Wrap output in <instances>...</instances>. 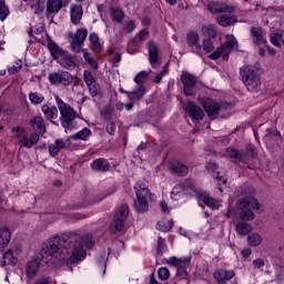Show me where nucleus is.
<instances>
[{
  "mask_svg": "<svg viewBox=\"0 0 284 284\" xmlns=\"http://www.w3.org/2000/svg\"><path fill=\"white\" fill-rule=\"evenodd\" d=\"M128 214H130V206H128V204H123L116 210L114 219L125 221L128 219Z\"/></svg>",
  "mask_w": 284,
  "mask_h": 284,
  "instance_id": "nucleus-40",
  "label": "nucleus"
},
{
  "mask_svg": "<svg viewBox=\"0 0 284 284\" xmlns=\"http://www.w3.org/2000/svg\"><path fill=\"white\" fill-rule=\"evenodd\" d=\"M39 143V135L37 133H32L29 138L28 135H24L22 140L20 141V144L22 148L30 149Z\"/></svg>",
  "mask_w": 284,
  "mask_h": 284,
  "instance_id": "nucleus-34",
  "label": "nucleus"
},
{
  "mask_svg": "<svg viewBox=\"0 0 284 284\" xmlns=\"http://www.w3.org/2000/svg\"><path fill=\"white\" fill-rule=\"evenodd\" d=\"M242 81L247 88L248 92L261 91V77L254 70V67L244 65L240 69Z\"/></svg>",
  "mask_w": 284,
  "mask_h": 284,
  "instance_id": "nucleus-6",
  "label": "nucleus"
},
{
  "mask_svg": "<svg viewBox=\"0 0 284 284\" xmlns=\"http://www.w3.org/2000/svg\"><path fill=\"white\" fill-rule=\"evenodd\" d=\"M186 43L189 48H192L196 54H201V50H203V47L201 45V42H199V33L191 31L186 34Z\"/></svg>",
  "mask_w": 284,
  "mask_h": 284,
  "instance_id": "nucleus-17",
  "label": "nucleus"
},
{
  "mask_svg": "<svg viewBox=\"0 0 284 284\" xmlns=\"http://www.w3.org/2000/svg\"><path fill=\"white\" fill-rule=\"evenodd\" d=\"M202 34L204 37L202 42L203 51L209 54V59L214 61V24L203 26Z\"/></svg>",
  "mask_w": 284,
  "mask_h": 284,
  "instance_id": "nucleus-8",
  "label": "nucleus"
},
{
  "mask_svg": "<svg viewBox=\"0 0 284 284\" xmlns=\"http://www.w3.org/2000/svg\"><path fill=\"white\" fill-rule=\"evenodd\" d=\"M99 256L100 257H98V261H100V263H105V261H108V256H110V252L109 251H100Z\"/></svg>",
  "mask_w": 284,
  "mask_h": 284,
  "instance_id": "nucleus-61",
  "label": "nucleus"
},
{
  "mask_svg": "<svg viewBox=\"0 0 284 284\" xmlns=\"http://www.w3.org/2000/svg\"><path fill=\"white\" fill-rule=\"evenodd\" d=\"M215 278L219 284H225L226 281L234 278V271L220 270L216 272Z\"/></svg>",
  "mask_w": 284,
  "mask_h": 284,
  "instance_id": "nucleus-32",
  "label": "nucleus"
},
{
  "mask_svg": "<svg viewBox=\"0 0 284 284\" xmlns=\"http://www.w3.org/2000/svg\"><path fill=\"white\" fill-rule=\"evenodd\" d=\"M148 50L149 62L153 68H156V65H159V47H156V43H154V41H150L148 43Z\"/></svg>",
  "mask_w": 284,
  "mask_h": 284,
  "instance_id": "nucleus-20",
  "label": "nucleus"
},
{
  "mask_svg": "<svg viewBox=\"0 0 284 284\" xmlns=\"http://www.w3.org/2000/svg\"><path fill=\"white\" fill-rule=\"evenodd\" d=\"M89 41L92 52H101V50H103V45L101 44V41L99 40V36L97 33H90Z\"/></svg>",
  "mask_w": 284,
  "mask_h": 284,
  "instance_id": "nucleus-36",
  "label": "nucleus"
},
{
  "mask_svg": "<svg viewBox=\"0 0 284 284\" xmlns=\"http://www.w3.org/2000/svg\"><path fill=\"white\" fill-rule=\"evenodd\" d=\"M8 14H10V10L6 6V0H0V20L6 21Z\"/></svg>",
  "mask_w": 284,
  "mask_h": 284,
  "instance_id": "nucleus-49",
  "label": "nucleus"
},
{
  "mask_svg": "<svg viewBox=\"0 0 284 284\" xmlns=\"http://www.w3.org/2000/svg\"><path fill=\"white\" fill-rule=\"evenodd\" d=\"M150 37V32H148V30H142L140 31V33L132 40V45H139V43H141V41H145L148 40V38Z\"/></svg>",
  "mask_w": 284,
  "mask_h": 284,
  "instance_id": "nucleus-47",
  "label": "nucleus"
},
{
  "mask_svg": "<svg viewBox=\"0 0 284 284\" xmlns=\"http://www.w3.org/2000/svg\"><path fill=\"white\" fill-rule=\"evenodd\" d=\"M31 9L33 10L34 14H42L43 10H45V3L43 0H37L36 2L31 3Z\"/></svg>",
  "mask_w": 284,
  "mask_h": 284,
  "instance_id": "nucleus-46",
  "label": "nucleus"
},
{
  "mask_svg": "<svg viewBox=\"0 0 284 284\" xmlns=\"http://www.w3.org/2000/svg\"><path fill=\"white\" fill-rule=\"evenodd\" d=\"M160 207L163 214H170V206H168V203H165V201L160 202Z\"/></svg>",
  "mask_w": 284,
  "mask_h": 284,
  "instance_id": "nucleus-63",
  "label": "nucleus"
},
{
  "mask_svg": "<svg viewBox=\"0 0 284 284\" xmlns=\"http://www.w3.org/2000/svg\"><path fill=\"white\" fill-rule=\"evenodd\" d=\"M247 154H250L253 159L256 156V148L254 145L248 144L246 148Z\"/></svg>",
  "mask_w": 284,
  "mask_h": 284,
  "instance_id": "nucleus-64",
  "label": "nucleus"
},
{
  "mask_svg": "<svg viewBox=\"0 0 284 284\" xmlns=\"http://www.w3.org/2000/svg\"><path fill=\"white\" fill-rule=\"evenodd\" d=\"M83 79L87 85H92L93 83H97V80L93 78L92 72H90L89 70L84 71Z\"/></svg>",
  "mask_w": 284,
  "mask_h": 284,
  "instance_id": "nucleus-55",
  "label": "nucleus"
},
{
  "mask_svg": "<svg viewBox=\"0 0 284 284\" xmlns=\"http://www.w3.org/2000/svg\"><path fill=\"white\" fill-rule=\"evenodd\" d=\"M200 104L205 110L206 114L214 119V100L212 98L200 99Z\"/></svg>",
  "mask_w": 284,
  "mask_h": 284,
  "instance_id": "nucleus-33",
  "label": "nucleus"
},
{
  "mask_svg": "<svg viewBox=\"0 0 284 284\" xmlns=\"http://www.w3.org/2000/svg\"><path fill=\"white\" fill-rule=\"evenodd\" d=\"M125 229V220H119L114 217L112 224H111V231L112 232H123Z\"/></svg>",
  "mask_w": 284,
  "mask_h": 284,
  "instance_id": "nucleus-44",
  "label": "nucleus"
},
{
  "mask_svg": "<svg viewBox=\"0 0 284 284\" xmlns=\"http://www.w3.org/2000/svg\"><path fill=\"white\" fill-rule=\"evenodd\" d=\"M234 48H239V41L234 34H226V41L214 52V60L216 61L222 57L223 61H227Z\"/></svg>",
  "mask_w": 284,
  "mask_h": 284,
  "instance_id": "nucleus-7",
  "label": "nucleus"
},
{
  "mask_svg": "<svg viewBox=\"0 0 284 284\" xmlns=\"http://www.w3.org/2000/svg\"><path fill=\"white\" fill-rule=\"evenodd\" d=\"M48 49L51 53V57H53L54 61H59L60 57L65 52L63 51V49H60L59 45H57L52 40H49Z\"/></svg>",
  "mask_w": 284,
  "mask_h": 284,
  "instance_id": "nucleus-35",
  "label": "nucleus"
},
{
  "mask_svg": "<svg viewBox=\"0 0 284 284\" xmlns=\"http://www.w3.org/2000/svg\"><path fill=\"white\" fill-rule=\"evenodd\" d=\"M250 32L255 45H265L267 43V38H265L267 30L263 27H251Z\"/></svg>",
  "mask_w": 284,
  "mask_h": 284,
  "instance_id": "nucleus-13",
  "label": "nucleus"
},
{
  "mask_svg": "<svg viewBox=\"0 0 284 284\" xmlns=\"http://www.w3.org/2000/svg\"><path fill=\"white\" fill-rule=\"evenodd\" d=\"M195 199L204 203V205H206V207H210V210H214V199L210 196V193L207 191H204V190L196 191Z\"/></svg>",
  "mask_w": 284,
  "mask_h": 284,
  "instance_id": "nucleus-23",
  "label": "nucleus"
},
{
  "mask_svg": "<svg viewBox=\"0 0 284 284\" xmlns=\"http://www.w3.org/2000/svg\"><path fill=\"white\" fill-rule=\"evenodd\" d=\"M92 134V131L90 129L84 128L78 133H74L73 135H70L69 139H73L74 141H88Z\"/></svg>",
  "mask_w": 284,
  "mask_h": 284,
  "instance_id": "nucleus-38",
  "label": "nucleus"
},
{
  "mask_svg": "<svg viewBox=\"0 0 284 284\" xmlns=\"http://www.w3.org/2000/svg\"><path fill=\"white\" fill-rule=\"evenodd\" d=\"M192 261V257H176L171 256L166 260V264L171 267H176V270H187L190 267V263Z\"/></svg>",
  "mask_w": 284,
  "mask_h": 284,
  "instance_id": "nucleus-14",
  "label": "nucleus"
},
{
  "mask_svg": "<svg viewBox=\"0 0 284 284\" xmlns=\"http://www.w3.org/2000/svg\"><path fill=\"white\" fill-rule=\"evenodd\" d=\"M105 130L108 134H111V136H114V132H116V123L112 120H108Z\"/></svg>",
  "mask_w": 284,
  "mask_h": 284,
  "instance_id": "nucleus-54",
  "label": "nucleus"
},
{
  "mask_svg": "<svg viewBox=\"0 0 284 284\" xmlns=\"http://www.w3.org/2000/svg\"><path fill=\"white\" fill-rule=\"evenodd\" d=\"M174 225V222L172 220H161L156 224V230H160V232H170Z\"/></svg>",
  "mask_w": 284,
  "mask_h": 284,
  "instance_id": "nucleus-41",
  "label": "nucleus"
},
{
  "mask_svg": "<svg viewBox=\"0 0 284 284\" xmlns=\"http://www.w3.org/2000/svg\"><path fill=\"white\" fill-rule=\"evenodd\" d=\"M41 112L44 114L47 121H52L59 116V109L57 106H50L48 104H43L41 106Z\"/></svg>",
  "mask_w": 284,
  "mask_h": 284,
  "instance_id": "nucleus-29",
  "label": "nucleus"
},
{
  "mask_svg": "<svg viewBox=\"0 0 284 284\" xmlns=\"http://www.w3.org/2000/svg\"><path fill=\"white\" fill-rule=\"evenodd\" d=\"M135 199L133 202V210L138 214H145L150 210V202L156 201V195L148 189L145 183L136 182L134 185Z\"/></svg>",
  "mask_w": 284,
  "mask_h": 284,
  "instance_id": "nucleus-3",
  "label": "nucleus"
},
{
  "mask_svg": "<svg viewBox=\"0 0 284 284\" xmlns=\"http://www.w3.org/2000/svg\"><path fill=\"white\" fill-rule=\"evenodd\" d=\"M236 207L242 221H254L256 215L254 211H261L262 205L254 196L244 197L237 201ZM254 210V211H253Z\"/></svg>",
  "mask_w": 284,
  "mask_h": 284,
  "instance_id": "nucleus-4",
  "label": "nucleus"
},
{
  "mask_svg": "<svg viewBox=\"0 0 284 284\" xmlns=\"http://www.w3.org/2000/svg\"><path fill=\"white\" fill-rule=\"evenodd\" d=\"M165 74H168V69H164L155 75L154 83H161V80L163 79V77H165Z\"/></svg>",
  "mask_w": 284,
  "mask_h": 284,
  "instance_id": "nucleus-62",
  "label": "nucleus"
},
{
  "mask_svg": "<svg viewBox=\"0 0 284 284\" xmlns=\"http://www.w3.org/2000/svg\"><path fill=\"white\" fill-rule=\"evenodd\" d=\"M176 276H179V278L187 280L190 276L187 274V268H176Z\"/></svg>",
  "mask_w": 284,
  "mask_h": 284,
  "instance_id": "nucleus-60",
  "label": "nucleus"
},
{
  "mask_svg": "<svg viewBox=\"0 0 284 284\" xmlns=\"http://www.w3.org/2000/svg\"><path fill=\"white\" fill-rule=\"evenodd\" d=\"M94 243V237L90 234L78 237L77 240H65L62 236L55 235L43 242L42 250H92Z\"/></svg>",
  "mask_w": 284,
  "mask_h": 284,
  "instance_id": "nucleus-2",
  "label": "nucleus"
},
{
  "mask_svg": "<svg viewBox=\"0 0 284 284\" xmlns=\"http://www.w3.org/2000/svg\"><path fill=\"white\" fill-rule=\"evenodd\" d=\"M58 63L64 70H74V68H77V62L74 61V57H72V54H70L65 51L59 58Z\"/></svg>",
  "mask_w": 284,
  "mask_h": 284,
  "instance_id": "nucleus-18",
  "label": "nucleus"
},
{
  "mask_svg": "<svg viewBox=\"0 0 284 284\" xmlns=\"http://www.w3.org/2000/svg\"><path fill=\"white\" fill-rule=\"evenodd\" d=\"M12 132H13L14 136H17V139H19V141H22L27 136L26 129H23L21 126L13 128Z\"/></svg>",
  "mask_w": 284,
  "mask_h": 284,
  "instance_id": "nucleus-52",
  "label": "nucleus"
},
{
  "mask_svg": "<svg viewBox=\"0 0 284 284\" xmlns=\"http://www.w3.org/2000/svg\"><path fill=\"white\" fill-rule=\"evenodd\" d=\"M110 16L113 21V23H121L123 19H125V13H123V10L119 8H111Z\"/></svg>",
  "mask_w": 284,
  "mask_h": 284,
  "instance_id": "nucleus-39",
  "label": "nucleus"
},
{
  "mask_svg": "<svg viewBox=\"0 0 284 284\" xmlns=\"http://www.w3.org/2000/svg\"><path fill=\"white\" fill-rule=\"evenodd\" d=\"M54 100L61 114L60 121L62 128L67 131L72 130L75 125L74 119H77V111H74V109H72L70 104L65 103L59 95H54Z\"/></svg>",
  "mask_w": 284,
  "mask_h": 284,
  "instance_id": "nucleus-5",
  "label": "nucleus"
},
{
  "mask_svg": "<svg viewBox=\"0 0 284 284\" xmlns=\"http://www.w3.org/2000/svg\"><path fill=\"white\" fill-rule=\"evenodd\" d=\"M214 12L233 14V12H236V7L226 2H215Z\"/></svg>",
  "mask_w": 284,
  "mask_h": 284,
  "instance_id": "nucleus-27",
  "label": "nucleus"
},
{
  "mask_svg": "<svg viewBox=\"0 0 284 284\" xmlns=\"http://www.w3.org/2000/svg\"><path fill=\"white\" fill-rule=\"evenodd\" d=\"M30 125L40 134H45V120H43V116L37 115L36 118L31 119Z\"/></svg>",
  "mask_w": 284,
  "mask_h": 284,
  "instance_id": "nucleus-28",
  "label": "nucleus"
},
{
  "mask_svg": "<svg viewBox=\"0 0 284 284\" xmlns=\"http://www.w3.org/2000/svg\"><path fill=\"white\" fill-rule=\"evenodd\" d=\"M0 257L3 258L4 265H17L19 263V260L14 255V251L9 250L3 253V251H0Z\"/></svg>",
  "mask_w": 284,
  "mask_h": 284,
  "instance_id": "nucleus-31",
  "label": "nucleus"
},
{
  "mask_svg": "<svg viewBox=\"0 0 284 284\" xmlns=\"http://www.w3.org/2000/svg\"><path fill=\"white\" fill-rule=\"evenodd\" d=\"M29 99L33 105H41V103L45 101V97L39 92L29 93Z\"/></svg>",
  "mask_w": 284,
  "mask_h": 284,
  "instance_id": "nucleus-43",
  "label": "nucleus"
},
{
  "mask_svg": "<svg viewBox=\"0 0 284 284\" xmlns=\"http://www.w3.org/2000/svg\"><path fill=\"white\" fill-rule=\"evenodd\" d=\"M88 88L91 97H97L100 92V88L97 82H93V84H89Z\"/></svg>",
  "mask_w": 284,
  "mask_h": 284,
  "instance_id": "nucleus-58",
  "label": "nucleus"
},
{
  "mask_svg": "<svg viewBox=\"0 0 284 284\" xmlns=\"http://www.w3.org/2000/svg\"><path fill=\"white\" fill-rule=\"evenodd\" d=\"M233 104L230 102H217L214 104V119H227L230 116V113L227 110H232Z\"/></svg>",
  "mask_w": 284,
  "mask_h": 284,
  "instance_id": "nucleus-15",
  "label": "nucleus"
},
{
  "mask_svg": "<svg viewBox=\"0 0 284 284\" xmlns=\"http://www.w3.org/2000/svg\"><path fill=\"white\" fill-rule=\"evenodd\" d=\"M70 143V139L62 140H55L54 143L49 145V154L50 156H57V154H59V152H61V150H65V148H68V144Z\"/></svg>",
  "mask_w": 284,
  "mask_h": 284,
  "instance_id": "nucleus-21",
  "label": "nucleus"
},
{
  "mask_svg": "<svg viewBox=\"0 0 284 284\" xmlns=\"http://www.w3.org/2000/svg\"><path fill=\"white\" fill-rule=\"evenodd\" d=\"M101 114L106 121H110V116H112V109L109 105L103 106L101 110Z\"/></svg>",
  "mask_w": 284,
  "mask_h": 284,
  "instance_id": "nucleus-59",
  "label": "nucleus"
},
{
  "mask_svg": "<svg viewBox=\"0 0 284 284\" xmlns=\"http://www.w3.org/2000/svg\"><path fill=\"white\" fill-rule=\"evenodd\" d=\"M185 110L189 113V116L194 119V121H203V116H205L203 109L194 104V102H187Z\"/></svg>",
  "mask_w": 284,
  "mask_h": 284,
  "instance_id": "nucleus-16",
  "label": "nucleus"
},
{
  "mask_svg": "<svg viewBox=\"0 0 284 284\" xmlns=\"http://www.w3.org/2000/svg\"><path fill=\"white\" fill-rule=\"evenodd\" d=\"M252 225L246 222H239L235 224V231L240 236H247L252 232Z\"/></svg>",
  "mask_w": 284,
  "mask_h": 284,
  "instance_id": "nucleus-37",
  "label": "nucleus"
},
{
  "mask_svg": "<svg viewBox=\"0 0 284 284\" xmlns=\"http://www.w3.org/2000/svg\"><path fill=\"white\" fill-rule=\"evenodd\" d=\"M63 8V0H47L45 17L59 14Z\"/></svg>",
  "mask_w": 284,
  "mask_h": 284,
  "instance_id": "nucleus-19",
  "label": "nucleus"
},
{
  "mask_svg": "<svg viewBox=\"0 0 284 284\" xmlns=\"http://www.w3.org/2000/svg\"><path fill=\"white\" fill-rule=\"evenodd\" d=\"M183 92L186 97H194V85H196V78L191 73H183L181 75Z\"/></svg>",
  "mask_w": 284,
  "mask_h": 284,
  "instance_id": "nucleus-12",
  "label": "nucleus"
},
{
  "mask_svg": "<svg viewBox=\"0 0 284 284\" xmlns=\"http://www.w3.org/2000/svg\"><path fill=\"white\" fill-rule=\"evenodd\" d=\"M173 172L179 174V176H185L187 174V168L183 163L178 162L173 165Z\"/></svg>",
  "mask_w": 284,
  "mask_h": 284,
  "instance_id": "nucleus-48",
  "label": "nucleus"
},
{
  "mask_svg": "<svg viewBox=\"0 0 284 284\" xmlns=\"http://www.w3.org/2000/svg\"><path fill=\"white\" fill-rule=\"evenodd\" d=\"M187 190H194V182L186 180L183 184H178L171 191V199L173 201H180Z\"/></svg>",
  "mask_w": 284,
  "mask_h": 284,
  "instance_id": "nucleus-11",
  "label": "nucleus"
},
{
  "mask_svg": "<svg viewBox=\"0 0 284 284\" xmlns=\"http://www.w3.org/2000/svg\"><path fill=\"white\" fill-rule=\"evenodd\" d=\"M226 152H227L229 156H231V159H236L237 161L243 160V155H241V153L236 149L229 148L226 150Z\"/></svg>",
  "mask_w": 284,
  "mask_h": 284,
  "instance_id": "nucleus-53",
  "label": "nucleus"
},
{
  "mask_svg": "<svg viewBox=\"0 0 284 284\" xmlns=\"http://www.w3.org/2000/svg\"><path fill=\"white\" fill-rule=\"evenodd\" d=\"M148 77H150V72L141 71L136 74V77L134 78V81L135 83L141 85V83H145V81L148 80Z\"/></svg>",
  "mask_w": 284,
  "mask_h": 284,
  "instance_id": "nucleus-51",
  "label": "nucleus"
},
{
  "mask_svg": "<svg viewBox=\"0 0 284 284\" xmlns=\"http://www.w3.org/2000/svg\"><path fill=\"white\" fill-rule=\"evenodd\" d=\"M270 39H271V43H273V45L281 48V41H283V34L281 32L272 33Z\"/></svg>",
  "mask_w": 284,
  "mask_h": 284,
  "instance_id": "nucleus-50",
  "label": "nucleus"
},
{
  "mask_svg": "<svg viewBox=\"0 0 284 284\" xmlns=\"http://www.w3.org/2000/svg\"><path fill=\"white\" fill-rule=\"evenodd\" d=\"M136 30V22L134 20H126L123 23L122 32H125V34H130Z\"/></svg>",
  "mask_w": 284,
  "mask_h": 284,
  "instance_id": "nucleus-45",
  "label": "nucleus"
},
{
  "mask_svg": "<svg viewBox=\"0 0 284 284\" xmlns=\"http://www.w3.org/2000/svg\"><path fill=\"white\" fill-rule=\"evenodd\" d=\"M48 80L51 83V85H64L68 87L74 81V78L72 74L68 71L59 70L49 73Z\"/></svg>",
  "mask_w": 284,
  "mask_h": 284,
  "instance_id": "nucleus-10",
  "label": "nucleus"
},
{
  "mask_svg": "<svg viewBox=\"0 0 284 284\" xmlns=\"http://www.w3.org/2000/svg\"><path fill=\"white\" fill-rule=\"evenodd\" d=\"M158 275L161 281H168L170 278V270L168 267H161Z\"/></svg>",
  "mask_w": 284,
  "mask_h": 284,
  "instance_id": "nucleus-56",
  "label": "nucleus"
},
{
  "mask_svg": "<svg viewBox=\"0 0 284 284\" xmlns=\"http://www.w3.org/2000/svg\"><path fill=\"white\" fill-rule=\"evenodd\" d=\"M85 250H74V251H47L41 250L37 253L36 258L29 261L26 266V274L28 278H34L37 272H39L40 265H58V267H71L74 263L83 261L85 258Z\"/></svg>",
  "mask_w": 284,
  "mask_h": 284,
  "instance_id": "nucleus-1",
  "label": "nucleus"
},
{
  "mask_svg": "<svg viewBox=\"0 0 284 284\" xmlns=\"http://www.w3.org/2000/svg\"><path fill=\"white\" fill-rule=\"evenodd\" d=\"M11 239L12 233L10 232V229L6 226L0 227V250H6L10 244Z\"/></svg>",
  "mask_w": 284,
  "mask_h": 284,
  "instance_id": "nucleus-25",
  "label": "nucleus"
},
{
  "mask_svg": "<svg viewBox=\"0 0 284 284\" xmlns=\"http://www.w3.org/2000/svg\"><path fill=\"white\" fill-rule=\"evenodd\" d=\"M124 94H128V99L132 103H136V101H141L143 99V94H145V88L139 87L136 91H123L121 90Z\"/></svg>",
  "mask_w": 284,
  "mask_h": 284,
  "instance_id": "nucleus-30",
  "label": "nucleus"
},
{
  "mask_svg": "<svg viewBox=\"0 0 284 284\" xmlns=\"http://www.w3.org/2000/svg\"><path fill=\"white\" fill-rule=\"evenodd\" d=\"M67 37L71 39L70 48L72 52L79 53L85 43V39H88V29L80 28L74 33L70 31Z\"/></svg>",
  "mask_w": 284,
  "mask_h": 284,
  "instance_id": "nucleus-9",
  "label": "nucleus"
},
{
  "mask_svg": "<svg viewBox=\"0 0 284 284\" xmlns=\"http://www.w3.org/2000/svg\"><path fill=\"white\" fill-rule=\"evenodd\" d=\"M247 243L251 247H258L263 243V237L256 233H252L247 236Z\"/></svg>",
  "mask_w": 284,
  "mask_h": 284,
  "instance_id": "nucleus-42",
  "label": "nucleus"
},
{
  "mask_svg": "<svg viewBox=\"0 0 284 284\" xmlns=\"http://www.w3.org/2000/svg\"><path fill=\"white\" fill-rule=\"evenodd\" d=\"M70 16H71V22L74 26H79V23H81L82 17H83V7H81V4H71Z\"/></svg>",
  "mask_w": 284,
  "mask_h": 284,
  "instance_id": "nucleus-22",
  "label": "nucleus"
},
{
  "mask_svg": "<svg viewBox=\"0 0 284 284\" xmlns=\"http://www.w3.org/2000/svg\"><path fill=\"white\" fill-rule=\"evenodd\" d=\"M21 67H22L21 61L14 62L13 65L8 68L9 74H17V72H19V70H21Z\"/></svg>",
  "mask_w": 284,
  "mask_h": 284,
  "instance_id": "nucleus-57",
  "label": "nucleus"
},
{
  "mask_svg": "<svg viewBox=\"0 0 284 284\" xmlns=\"http://www.w3.org/2000/svg\"><path fill=\"white\" fill-rule=\"evenodd\" d=\"M91 169L94 170V172H109L110 162L103 158L97 159L91 163Z\"/></svg>",
  "mask_w": 284,
  "mask_h": 284,
  "instance_id": "nucleus-26",
  "label": "nucleus"
},
{
  "mask_svg": "<svg viewBox=\"0 0 284 284\" xmlns=\"http://www.w3.org/2000/svg\"><path fill=\"white\" fill-rule=\"evenodd\" d=\"M216 22L219 23V26H222V28H230V26H234L235 23H239V16L222 14L216 18Z\"/></svg>",
  "mask_w": 284,
  "mask_h": 284,
  "instance_id": "nucleus-24",
  "label": "nucleus"
}]
</instances>
